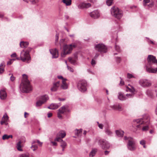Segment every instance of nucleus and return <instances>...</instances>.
Listing matches in <instances>:
<instances>
[{
	"label": "nucleus",
	"instance_id": "nucleus-32",
	"mask_svg": "<svg viewBox=\"0 0 157 157\" xmlns=\"http://www.w3.org/2000/svg\"><path fill=\"white\" fill-rule=\"evenodd\" d=\"M21 141H19L17 144V149L20 151H22L23 150L21 148Z\"/></svg>",
	"mask_w": 157,
	"mask_h": 157
},
{
	"label": "nucleus",
	"instance_id": "nucleus-8",
	"mask_svg": "<svg viewBox=\"0 0 157 157\" xmlns=\"http://www.w3.org/2000/svg\"><path fill=\"white\" fill-rule=\"evenodd\" d=\"M20 58L21 60L23 62H27L29 63V61L31 59V57L29 55V52L28 51H25L23 50L21 53Z\"/></svg>",
	"mask_w": 157,
	"mask_h": 157
},
{
	"label": "nucleus",
	"instance_id": "nucleus-55",
	"mask_svg": "<svg viewBox=\"0 0 157 157\" xmlns=\"http://www.w3.org/2000/svg\"><path fill=\"white\" fill-rule=\"evenodd\" d=\"M14 60H15V59H14L11 60L10 61H8L7 62V64L10 65V64H12V63H13V61Z\"/></svg>",
	"mask_w": 157,
	"mask_h": 157
},
{
	"label": "nucleus",
	"instance_id": "nucleus-38",
	"mask_svg": "<svg viewBox=\"0 0 157 157\" xmlns=\"http://www.w3.org/2000/svg\"><path fill=\"white\" fill-rule=\"evenodd\" d=\"M113 0H107L106 3L108 6H110L112 5Z\"/></svg>",
	"mask_w": 157,
	"mask_h": 157
},
{
	"label": "nucleus",
	"instance_id": "nucleus-34",
	"mask_svg": "<svg viewBox=\"0 0 157 157\" xmlns=\"http://www.w3.org/2000/svg\"><path fill=\"white\" fill-rule=\"evenodd\" d=\"M13 136L12 135H8L6 134H5L2 136V139L3 140H5L8 139L10 138H12Z\"/></svg>",
	"mask_w": 157,
	"mask_h": 157
},
{
	"label": "nucleus",
	"instance_id": "nucleus-19",
	"mask_svg": "<svg viewBox=\"0 0 157 157\" xmlns=\"http://www.w3.org/2000/svg\"><path fill=\"white\" fill-rule=\"evenodd\" d=\"M7 94L5 90L1 89L0 91V98L1 99L4 100L6 98Z\"/></svg>",
	"mask_w": 157,
	"mask_h": 157
},
{
	"label": "nucleus",
	"instance_id": "nucleus-15",
	"mask_svg": "<svg viewBox=\"0 0 157 157\" xmlns=\"http://www.w3.org/2000/svg\"><path fill=\"white\" fill-rule=\"evenodd\" d=\"M74 57H69L68 59L70 63L75 65L77 64V61L78 60V56L77 54H75L74 55Z\"/></svg>",
	"mask_w": 157,
	"mask_h": 157
},
{
	"label": "nucleus",
	"instance_id": "nucleus-63",
	"mask_svg": "<svg viewBox=\"0 0 157 157\" xmlns=\"http://www.w3.org/2000/svg\"><path fill=\"white\" fill-rule=\"evenodd\" d=\"M105 154L106 155H108L109 153V151H105L104 152Z\"/></svg>",
	"mask_w": 157,
	"mask_h": 157
},
{
	"label": "nucleus",
	"instance_id": "nucleus-2",
	"mask_svg": "<svg viewBox=\"0 0 157 157\" xmlns=\"http://www.w3.org/2000/svg\"><path fill=\"white\" fill-rule=\"evenodd\" d=\"M133 121L135 123L134 124H137L136 125V127L140 129L142 124L146 123V125L143 126L142 130L143 131H146L148 130V127L147 125L149 123V117L148 115H145L143 119L142 118L137 119L134 120Z\"/></svg>",
	"mask_w": 157,
	"mask_h": 157
},
{
	"label": "nucleus",
	"instance_id": "nucleus-1",
	"mask_svg": "<svg viewBox=\"0 0 157 157\" xmlns=\"http://www.w3.org/2000/svg\"><path fill=\"white\" fill-rule=\"evenodd\" d=\"M147 60V63L145 67L146 71L149 73H156L157 72V59L155 57L149 55Z\"/></svg>",
	"mask_w": 157,
	"mask_h": 157
},
{
	"label": "nucleus",
	"instance_id": "nucleus-28",
	"mask_svg": "<svg viewBox=\"0 0 157 157\" xmlns=\"http://www.w3.org/2000/svg\"><path fill=\"white\" fill-rule=\"evenodd\" d=\"M124 132L121 130H117L116 131V135L118 137H122L124 135Z\"/></svg>",
	"mask_w": 157,
	"mask_h": 157
},
{
	"label": "nucleus",
	"instance_id": "nucleus-24",
	"mask_svg": "<svg viewBox=\"0 0 157 157\" xmlns=\"http://www.w3.org/2000/svg\"><path fill=\"white\" fill-rule=\"evenodd\" d=\"M59 106V105L57 104L52 103L48 106V108L51 109H55L58 108Z\"/></svg>",
	"mask_w": 157,
	"mask_h": 157
},
{
	"label": "nucleus",
	"instance_id": "nucleus-48",
	"mask_svg": "<svg viewBox=\"0 0 157 157\" xmlns=\"http://www.w3.org/2000/svg\"><path fill=\"white\" fill-rule=\"evenodd\" d=\"M57 78L59 79H61L62 81L63 80H67L66 78H64L61 75H58L57 76Z\"/></svg>",
	"mask_w": 157,
	"mask_h": 157
},
{
	"label": "nucleus",
	"instance_id": "nucleus-58",
	"mask_svg": "<svg viewBox=\"0 0 157 157\" xmlns=\"http://www.w3.org/2000/svg\"><path fill=\"white\" fill-rule=\"evenodd\" d=\"M15 79V77L14 76H13V75H12L10 78V80L12 81H13Z\"/></svg>",
	"mask_w": 157,
	"mask_h": 157
},
{
	"label": "nucleus",
	"instance_id": "nucleus-10",
	"mask_svg": "<svg viewBox=\"0 0 157 157\" xmlns=\"http://www.w3.org/2000/svg\"><path fill=\"white\" fill-rule=\"evenodd\" d=\"M98 143L99 145L103 149H108L110 146L109 143L104 140L100 139L99 140Z\"/></svg>",
	"mask_w": 157,
	"mask_h": 157
},
{
	"label": "nucleus",
	"instance_id": "nucleus-52",
	"mask_svg": "<svg viewBox=\"0 0 157 157\" xmlns=\"http://www.w3.org/2000/svg\"><path fill=\"white\" fill-rule=\"evenodd\" d=\"M120 78L121 79V81L120 82V85L121 86L123 85L124 84V82L122 80L121 77H120Z\"/></svg>",
	"mask_w": 157,
	"mask_h": 157
},
{
	"label": "nucleus",
	"instance_id": "nucleus-40",
	"mask_svg": "<svg viewBox=\"0 0 157 157\" xmlns=\"http://www.w3.org/2000/svg\"><path fill=\"white\" fill-rule=\"evenodd\" d=\"M140 144L143 146V147L144 148L146 147L145 144V141L144 140H142L140 141Z\"/></svg>",
	"mask_w": 157,
	"mask_h": 157
},
{
	"label": "nucleus",
	"instance_id": "nucleus-30",
	"mask_svg": "<svg viewBox=\"0 0 157 157\" xmlns=\"http://www.w3.org/2000/svg\"><path fill=\"white\" fill-rule=\"evenodd\" d=\"M146 94L147 95L151 98H152L153 97V94L151 90L148 89L147 90Z\"/></svg>",
	"mask_w": 157,
	"mask_h": 157
},
{
	"label": "nucleus",
	"instance_id": "nucleus-17",
	"mask_svg": "<svg viewBox=\"0 0 157 157\" xmlns=\"http://www.w3.org/2000/svg\"><path fill=\"white\" fill-rule=\"evenodd\" d=\"M49 51L52 55V58H56L58 57V51L56 48L50 49Z\"/></svg>",
	"mask_w": 157,
	"mask_h": 157
},
{
	"label": "nucleus",
	"instance_id": "nucleus-5",
	"mask_svg": "<svg viewBox=\"0 0 157 157\" xmlns=\"http://www.w3.org/2000/svg\"><path fill=\"white\" fill-rule=\"evenodd\" d=\"M76 45L74 44L69 45H65L63 47V51L61 54L62 57H64L65 56L71 53L73 48H75Z\"/></svg>",
	"mask_w": 157,
	"mask_h": 157
},
{
	"label": "nucleus",
	"instance_id": "nucleus-57",
	"mask_svg": "<svg viewBox=\"0 0 157 157\" xmlns=\"http://www.w3.org/2000/svg\"><path fill=\"white\" fill-rule=\"evenodd\" d=\"M116 61L120 63L121 60V58L120 57H117L116 58Z\"/></svg>",
	"mask_w": 157,
	"mask_h": 157
},
{
	"label": "nucleus",
	"instance_id": "nucleus-16",
	"mask_svg": "<svg viewBox=\"0 0 157 157\" xmlns=\"http://www.w3.org/2000/svg\"><path fill=\"white\" fill-rule=\"evenodd\" d=\"M60 82L59 81L54 82L51 87L50 90L52 92L56 91L60 86Z\"/></svg>",
	"mask_w": 157,
	"mask_h": 157
},
{
	"label": "nucleus",
	"instance_id": "nucleus-35",
	"mask_svg": "<svg viewBox=\"0 0 157 157\" xmlns=\"http://www.w3.org/2000/svg\"><path fill=\"white\" fill-rule=\"evenodd\" d=\"M61 145L60 146L62 148H65V147L67 146L66 143L64 141H63V140H61Z\"/></svg>",
	"mask_w": 157,
	"mask_h": 157
},
{
	"label": "nucleus",
	"instance_id": "nucleus-54",
	"mask_svg": "<svg viewBox=\"0 0 157 157\" xmlns=\"http://www.w3.org/2000/svg\"><path fill=\"white\" fill-rule=\"evenodd\" d=\"M36 142L39 144L40 146H41L42 145V143L40 142L39 140H36Z\"/></svg>",
	"mask_w": 157,
	"mask_h": 157
},
{
	"label": "nucleus",
	"instance_id": "nucleus-51",
	"mask_svg": "<svg viewBox=\"0 0 157 157\" xmlns=\"http://www.w3.org/2000/svg\"><path fill=\"white\" fill-rule=\"evenodd\" d=\"M5 63L4 62H2L0 64V68H4L5 67Z\"/></svg>",
	"mask_w": 157,
	"mask_h": 157
},
{
	"label": "nucleus",
	"instance_id": "nucleus-42",
	"mask_svg": "<svg viewBox=\"0 0 157 157\" xmlns=\"http://www.w3.org/2000/svg\"><path fill=\"white\" fill-rule=\"evenodd\" d=\"M115 50L118 52H121V49L119 46L117 45H115Z\"/></svg>",
	"mask_w": 157,
	"mask_h": 157
},
{
	"label": "nucleus",
	"instance_id": "nucleus-59",
	"mask_svg": "<svg viewBox=\"0 0 157 157\" xmlns=\"http://www.w3.org/2000/svg\"><path fill=\"white\" fill-rule=\"evenodd\" d=\"M51 142L52 144V145L53 146H56L57 145V143L55 142L51 141Z\"/></svg>",
	"mask_w": 157,
	"mask_h": 157
},
{
	"label": "nucleus",
	"instance_id": "nucleus-22",
	"mask_svg": "<svg viewBox=\"0 0 157 157\" xmlns=\"http://www.w3.org/2000/svg\"><path fill=\"white\" fill-rule=\"evenodd\" d=\"M66 80H63L62 82V84L60 86L61 89L63 90L67 89L68 88V84L66 82Z\"/></svg>",
	"mask_w": 157,
	"mask_h": 157
},
{
	"label": "nucleus",
	"instance_id": "nucleus-27",
	"mask_svg": "<svg viewBox=\"0 0 157 157\" xmlns=\"http://www.w3.org/2000/svg\"><path fill=\"white\" fill-rule=\"evenodd\" d=\"M66 134L65 132L63 131H61L57 134V136H59L60 138H63L66 136Z\"/></svg>",
	"mask_w": 157,
	"mask_h": 157
},
{
	"label": "nucleus",
	"instance_id": "nucleus-18",
	"mask_svg": "<svg viewBox=\"0 0 157 157\" xmlns=\"http://www.w3.org/2000/svg\"><path fill=\"white\" fill-rule=\"evenodd\" d=\"M90 15L91 17L95 19L99 17L100 15L99 11L97 10H95L91 12Z\"/></svg>",
	"mask_w": 157,
	"mask_h": 157
},
{
	"label": "nucleus",
	"instance_id": "nucleus-53",
	"mask_svg": "<svg viewBox=\"0 0 157 157\" xmlns=\"http://www.w3.org/2000/svg\"><path fill=\"white\" fill-rule=\"evenodd\" d=\"M65 39H62L60 40L59 44L60 46H61V45L63 44V42L65 41Z\"/></svg>",
	"mask_w": 157,
	"mask_h": 157
},
{
	"label": "nucleus",
	"instance_id": "nucleus-37",
	"mask_svg": "<svg viewBox=\"0 0 157 157\" xmlns=\"http://www.w3.org/2000/svg\"><path fill=\"white\" fill-rule=\"evenodd\" d=\"M29 154L28 153L22 154L19 155V157H29Z\"/></svg>",
	"mask_w": 157,
	"mask_h": 157
},
{
	"label": "nucleus",
	"instance_id": "nucleus-39",
	"mask_svg": "<svg viewBox=\"0 0 157 157\" xmlns=\"http://www.w3.org/2000/svg\"><path fill=\"white\" fill-rule=\"evenodd\" d=\"M82 129H80L79 130H77L76 129L75 131V134L76 135H77L78 136L79 135V134L82 133Z\"/></svg>",
	"mask_w": 157,
	"mask_h": 157
},
{
	"label": "nucleus",
	"instance_id": "nucleus-29",
	"mask_svg": "<svg viewBox=\"0 0 157 157\" xmlns=\"http://www.w3.org/2000/svg\"><path fill=\"white\" fill-rule=\"evenodd\" d=\"M118 98L121 100H124L126 99V97L121 93H119Z\"/></svg>",
	"mask_w": 157,
	"mask_h": 157
},
{
	"label": "nucleus",
	"instance_id": "nucleus-31",
	"mask_svg": "<svg viewBox=\"0 0 157 157\" xmlns=\"http://www.w3.org/2000/svg\"><path fill=\"white\" fill-rule=\"evenodd\" d=\"M62 2L67 6H70L71 4V0H62Z\"/></svg>",
	"mask_w": 157,
	"mask_h": 157
},
{
	"label": "nucleus",
	"instance_id": "nucleus-41",
	"mask_svg": "<svg viewBox=\"0 0 157 157\" xmlns=\"http://www.w3.org/2000/svg\"><path fill=\"white\" fill-rule=\"evenodd\" d=\"M31 3L33 4H37L39 2V0H29Z\"/></svg>",
	"mask_w": 157,
	"mask_h": 157
},
{
	"label": "nucleus",
	"instance_id": "nucleus-43",
	"mask_svg": "<svg viewBox=\"0 0 157 157\" xmlns=\"http://www.w3.org/2000/svg\"><path fill=\"white\" fill-rule=\"evenodd\" d=\"M91 64L93 66H94L96 64V62L94 59H92L91 62Z\"/></svg>",
	"mask_w": 157,
	"mask_h": 157
},
{
	"label": "nucleus",
	"instance_id": "nucleus-14",
	"mask_svg": "<svg viewBox=\"0 0 157 157\" xmlns=\"http://www.w3.org/2000/svg\"><path fill=\"white\" fill-rule=\"evenodd\" d=\"M139 82L140 85L143 87L149 86L151 85L150 81L147 79H141L140 80Z\"/></svg>",
	"mask_w": 157,
	"mask_h": 157
},
{
	"label": "nucleus",
	"instance_id": "nucleus-9",
	"mask_svg": "<svg viewBox=\"0 0 157 157\" xmlns=\"http://www.w3.org/2000/svg\"><path fill=\"white\" fill-rule=\"evenodd\" d=\"M128 141L127 144L128 149L131 151H133L136 149L135 142L132 138H128Z\"/></svg>",
	"mask_w": 157,
	"mask_h": 157
},
{
	"label": "nucleus",
	"instance_id": "nucleus-61",
	"mask_svg": "<svg viewBox=\"0 0 157 157\" xmlns=\"http://www.w3.org/2000/svg\"><path fill=\"white\" fill-rule=\"evenodd\" d=\"M17 56H16V53H14L13 54H12L11 55V56L12 57H16Z\"/></svg>",
	"mask_w": 157,
	"mask_h": 157
},
{
	"label": "nucleus",
	"instance_id": "nucleus-36",
	"mask_svg": "<svg viewBox=\"0 0 157 157\" xmlns=\"http://www.w3.org/2000/svg\"><path fill=\"white\" fill-rule=\"evenodd\" d=\"M30 148L33 151H35L38 149V147L37 145H32Z\"/></svg>",
	"mask_w": 157,
	"mask_h": 157
},
{
	"label": "nucleus",
	"instance_id": "nucleus-47",
	"mask_svg": "<svg viewBox=\"0 0 157 157\" xmlns=\"http://www.w3.org/2000/svg\"><path fill=\"white\" fill-rule=\"evenodd\" d=\"M98 126L100 129H102L103 128V125L101 124H100L99 122H97Z\"/></svg>",
	"mask_w": 157,
	"mask_h": 157
},
{
	"label": "nucleus",
	"instance_id": "nucleus-20",
	"mask_svg": "<svg viewBox=\"0 0 157 157\" xmlns=\"http://www.w3.org/2000/svg\"><path fill=\"white\" fill-rule=\"evenodd\" d=\"M111 108L114 110H116L119 111H121L123 110L122 106L120 104H116L113 106H111Z\"/></svg>",
	"mask_w": 157,
	"mask_h": 157
},
{
	"label": "nucleus",
	"instance_id": "nucleus-26",
	"mask_svg": "<svg viewBox=\"0 0 157 157\" xmlns=\"http://www.w3.org/2000/svg\"><path fill=\"white\" fill-rule=\"evenodd\" d=\"M29 43L27 42L21 41L20 42V45L21 47L22 48H26L28 45Z\"/></svg>",
	"mask_w": 157,
	"mask_h": 157
},
{
	"label": "nucleus",
	"instance_id": "nucleus-56",
	"mask_svg": "<svg viewBox=\"0 0 157 157\" xmlns=\"http://www.w3.org/2000/svg\"><path fill=\"white\" fill-rule=\"evenodd\" d=\"M4 71V68H0V74H2Z\"/></svg>",
	"mask_w": 157,
	"mask_h": 157
},
{
	"label": "nucleus",
	"instance_id": "nucleus-62",
	"mask_svg": "<svg viewBox=\"0 0 157 157\" xmlns=\"http://www.w3.org/2000/svg\"><path fill=\"white\" fill-rule=\"evenodd\" d=\"M52 116V113H48V117H50Z\"/></svg>",
	"mask_w": 157,
	"mask_h": 157
},
{
	"label": "nucleus",
	"instance_id": "nucleus-45",
	"mask_svg": "<svg viewBox=\"0 0 157 157\" xmlns=\"http://www.w3.org/2000/svg\"><path fill=\"white\" fill-rule=\"evenodd\" d=\"M61 140H62L61 139V138H60L59 136L57 137V136L56 138L54 140V141H58V142H61Z\"/></svg>",
	"mask_w": 157,
	"mask_h": 157
},
{
	"label": "nucleus",
	"instance_id": "nucleus-21",
	"mask_svg": "<svg viewBox=\"0 0 157 157\" xmlns=\"http://www.w3.org/2000/svg\"><path fill=\"white\" fill-rule=\"evenodd\" d=\"M91 6L90 3H81L78 6V7L80 8L83 9L84 8H88Z\"/></svg>",
	"mask_w": 157,
	"mask_h": 157
},
{
	"label": "nucleus",
	"instance_id": "nucleus-6",
	"mask_svg": "<svg viewBox=\"0 0 157 157\" xmlns=\"http://www.w3.org/2000/svg\"><path fill=\"white\" fill-rule=\"evenodd\" d=\"M49 99V97L47 95H44L40 96L37 98V100L36 103V107L40 106L45 103Z\"/></svg>",
	"mask_w": 157,
	"mask_h": 157
},
{
	"label": "nucleus",
	"instance_id": "nucleus-11",
	"mask_svg": "<svg viewBox=\"0 0 157 157\" xmlns=\"http://www.w3.org/2000/svg\"><path fill=\"white\" fill-rule=\"evenodd\" d=\"M96 50L101 53H106L107 52V47L103 44H99L95 46Z\"/></svg>",
	"mask_w": 157,
	"mask_h": 157
},
{
	"label": "nucleus",
	"instance_id": "nucleus-12",
	"mask_svg": "<svg viewBox=\"0 0 157 157\" xmlns=\"http://www.w3.org/2000/svg\"><path fill=\"white\" fill-rule=\"evenodd\" d=\"M131 88H129L128 87H126V91H129L131 93V94H126V96L128 98H132L134 96L135 93L136 92L134 87L132 86H131Z\"/></svg>",
	"mask_w": 157,
	"mask_h": 157
},
{
	"label": "nucleus",
	"instance_id": "nucleus-25",
	"mask_svg": "<svg viewBox=\"0 0 157 157\" xmlns=\"http://www.w3.org/2000/svg\"><path fill=\"white\" fill-rule=\"evenodd\" d=\"M8 120V117L6 114H5L2 118V120L1 121L0 123L2 125L5 122L7 121Z\"/></svg>",
	"mask_w": 157,
	"mask_h": 157
},
{
	"label": "nucleus",
	"instance_id": "nucleus-60",
	"mask_svg": "<svg viewBox=\"0 0 157 157\" xmlns=\"http://www.w3.org/2000/svg\"><path fill=\"white\" fill-rule=\"evenodd\" d=\"M99 55V54H98L97 53H96L94 57V59H96L98 57V56Z\"/></svg>",
	"mask_w": 157,
	"mask_h": 157
},
{
	"label": "nucleus",
	"instance_id": "nucleus-44",
	"mask_svg": "<svg viewBox=\"0 0 157 157\" xmlns=\"http://www.w3.org/2000/svg\"><path fill=\"white\" fill-rule=\"evenodd\" d=\"M59 33H56L55 36V44H56V43H57L59 39Z\"/></svg>",
	"mask_w": 157,
	"mask_h": 157
},
{
	"label": "nucleus",
	"instance_id": "nucleus-4",
	"mask_svg": "<svg viewBox=\"0 0 157 157\" xmlns=\"http://www.w3.org/2000/svg\"><path fill=\"white\" fill-rule=\"evenodd\" d=\"M111 12L112 15L118 19H121L123 15L122 11L117 7L113 6L111 9Z\"/></svg>",
	"mask_w": 157,
	"mask_h": 157
},
{
	"label": "nucleus",
	"instance_id": "nucleus-7",
	"mask_svg": "<svg viewBox=\"0 0 157 157\" xmlns=\"http://www.w3.org/2000/svg\"><path fill=\"white\" fill-rule=\"evenodd\" d=\"M87 83L85 80H80L78 82L77 86L78 90L82 92H84L87 90Z\"/></svg>",
	"mask_w": 157,
	"mask_h": 157
},
{
	"label": "nucleus",
	"instance_id": "nucleus-49",
	"mask_svg": "<svg viewBox=\"0 0 157 157\" xmlns=\"http://www.w3.org/2000/svg\"><path fill=\"white\" fill-rule=\"evenodd\" d=\"M67 67L68 70H69L71 72H73L74 70L71 67H69L68 65H67Z\"/></svg>",
	"mask_w": 157,
	"mask_h": 157
},
{
	"label": "nucleus",
	"instance_id": "nucleus-33",
	"mask_svg": "<svg viewBox=\"0 0 157 157\" xmlns=\"http://www.w3.org/2000/svg\"><path fill=\"white\" fill-rule=\"evenodd\" d=\"M97 152L96 149H93L90 153L89 156L90 157H93L95 155L96 152Z\"/></svg>",
	"mask_w": 157,
	"mask_h": 157
},
{
	"label": "nucleus",
	"instance_id": "nucleus-13",
	"mask_svg": "<svg viewBox=\"0 0 157 157\" xmlns=\"http://www.w3.org/2000/svg\"><path fill=\"white\" fill-rule=\"evenodd\" d=\"M67 108L65 106H63L61 107L58 110V112L57 113L58 117L60 119H62L61 114L66 112L67 111Z\"/></svg>",
	"mask_w": 157,
	"mask_h": 157
},
{
	"label": "nucleus",
	"instance_id": "nucleus-64",
	"mask_svg": "<svg viewBox=\"0 0 157 157\" xmlns=\"http://www.w3.org/2000/svg\"><path fill=\"white\" fill-rule=\"evenodd\" d=\"M36 140H34L32 142V145H34V144L36 143Z\"/></svg>",
	"mask_w": 157,
	"mask_h": 157
},
{
	"label": "nucleus",
	"instance_id": "nucleus-46",
	"mask_svg": "<svg viewBox=\"0 0 157 157\" xmlns=\"http://www.w3.org/2000/svg\"><path fill=\"white\" fill-rule=\"evenodd\" d=\"M150 1V0H144L143 1V5L144 6H146V5L147 3H148Z\"/></svg>",
	"mask_w": 157,
	"mask_h": 157
},
{
	"label": "nucleus",
	"instance_id": "nucleus-3",
	"mask_svg": "<svg viewBox=\"0 0 157 157\" xmlns=\"http://www.w3.org/2000/svg\"><path fill=\"white\" fill-rule=\"evenodd\" d=\"M23 80L21 83V86L24 92L29 93L32 90L30 82L28 79V76L25 74L23 75Z\"/></svg>",
	"mask_w": 157,
	"mask_h": 157
},
{
	"label": "nucleus",
	"instance_id": "nucleus-50",
	"mask_svg": "<svg viewBox=\"0 0 157 157\" xmlns=\"http://www.w3.org/2000/svg\"><path fill=\"white\" fill-rule=\"evenodd\" d=\"M127 77L129 78H134L132 74L129 73H128L127 74Z\"/></svg>",
	"mask_w": 157,
	"mask_h": 157
},
{
	"label": "nucleus",
	"instance_id": "nucleus-23",
	"mask_svg": "<svg viewBox=\"0 0 157 157\" xmlns=\"http://www.w3.org/2000/svg\"><path fill=\"white\" fill-rule=\"evenodd\" d=\"M105 134L109 136H112L113 133L108 127L106 128L105 129Z\"/></svg>",
	"mask_w": 157,
	"mask_h": 157
}]
</instances>
